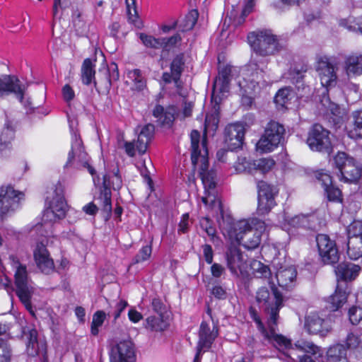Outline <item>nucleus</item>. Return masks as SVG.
Masks as SVG:
<instances>
[{
	"label": "nucleus",
	"instance_id": "obj_1",
	"mask_svg": "<svg viewBox=\"0 0 362 362\" xmlns=\"http://www.w3.org/2000/svg\"><path fill=\"white\" fill-rule=\"evenodd\" d=\"M190 139L192 163L194 166L200 165L199 173L204 187V195L202 197V201L211 211V215L216 216L223 235L232 243H240L244 239L245 235H250V229L253 226L252 218L234 221L229 214L224 211L221 201L215 190V173L207 170L208 150L206 141H202L200 147V134L197 130L192 131Z\"/></svg>",
	"mask_w": 362,
	"mask_h": 362
},
{
	"label": "nucleus",
	"instance_id": "obj_2",
	"mask_svg": "<svg viewBox=\"0 0 362 362\" xmlns=\"http://www.w3.org/2000/svg\"><path fill=\"white\" fill-rule=\"evenodd\" d=\"M254 320L264 337L279 350L280 353L279 358L281 360L286 362H300V358L305 356L303 355L304 353L311 354L313 356L320 354V347L313 342L298 341L293 346L289 339L276 333V328L267 330L258 317H255Z\"/></svg>",
	"mask_w": 362,
	"mask_h": 362
},
{
	"label": "nucleus",
	"instance_id": "obj_3",
	"mask_svg": "<svg viewBox=\"0 0 362 362\" xmlns=\"http://www.w3.org/2000/svg\"><path fill=\"white\" fill-rule=\"evenodd\" d=\"M270 290L266 287L259 288L256 293V301L260 308L268 315L269 330L275 329L277 325L279 310L283 307L284 298L273 281Z\"/></svg>",
	"mask_w": 362,
	"mask_h": 362
},
{
	"label": "nucleus",
	"instance_id": "obj_4",
	"mask_svg": "<svg viewBox=\"0 0 362 362\" xmlns=\"http://www.w3.org/2000/svg\"><path fill=\"white\" fill-rule=\"evenodd\" d=\"M243 74V80L239 81L243 92L242 103L251 105L253 102L252 95L258 94L262 89L269 85V82L264 78L262 69H258L257 65L252 62L245 69Z\"/></svg>",
	"mask_w": 362,
	"mask_h": 362
},
{
	"label": "nucleus",
	"instance_id": "obj_5",
	"mask_svg": "<svg viewBox=\"0 0 362 362\" xmlns=\"http://www.w3.org/2000/svg\"><path fill=\"white\" fill-rule=\"evenodd\" d=\"M54 194L52 200L49 202L48 206L43 211L42 223L35 228L36 231L47 226L50 228L54 223L64 218L66 216L68 205L64 197V189L61 184H58L55 187Z\"/></svg>",
	"mask_w": 362,
	"mask_h": 362
},
{
	"label": "nucleus",
	"instance_id": "obj_6",
	"mask_svg": "<svg viewBox=\"0 0 362 362\" xmlns=\"http://www.w3.org/2000/svg\"><path fill=\"white\" fill-rule=\"evenodd\" d=\"M10 263L15 270L14 279L16 286V294L26 309L33 314L30 303V298L33 292V282L28 277L25 265L20 263L13 255L9 257Z\"/></svg>",
	"mask_w": 362,
	"mask_h": 362
},
{
	"label": "nucleus",
	"instance_id": "obj_7",
	"mask_svg": "<svg viewBox=\"0 0 362 362\" xmlns=\"http://www.w3.org/2000/svg\"><path fill=\"white\" fill-rule=\"evenodd\" d=\"M281 218H282V221H279L281 227L288 233H291L293 229L298 228L317 230L325 225L324 213L320 211L310 214H299L291 218L282 214Z\"/></svg>",
	"mask_w": 362,
	"mask_h": 362
},
{
	"label": "nucleus",
	"instance_id": "obj_8",
	"mask_svg": "<svg viewBox=\"0 0 362 362\" xmlns=\"http://www.w3.org/2000/svg\"><path fill=\"white\" fill-rule=\"evenodd\" d=\"M247 40L253 51L260 56L272 55L279 49L278 38L271 30L252 32Z\"/></svg>",
	"mask_w": 362,
	"mask_h": 362
},
{
	"label": "nucleus",
	"instance_id": "obj_9",
	"mask_svg": "<svg viewBox=\"0 0 362 362\" xmlns=\"http://www.w3.org/2000/svg\"><path fill=\"white\" fill-rule=\"evenodd\" d=\"M333 165L339 170L340 181L348 183L357 182L362 169L356 160L344 152H338L333 158Z\"/></svg>",
	"mask_w": 362,
	"mask_h": 362
},
{
	"label": "nucleus",
	"instance_id": "obj_10",
	"mask_svg": "<svg viewBox=\"0 0 362 362\" xmlns=\"http://www.w3.org/2000/svg\"><path fill=\"white\" fill-rule=\"evenodd\" d=\"M284 127L276 122L267 124L264 133L256 144L257 151L264 153L273 151L284 139Z\"/></svg>",
	"mask_w": 362,
	"mask_h": 362
},
{
	"label": "nucleus",
	"instance_id": "obj_11",
	"mask_svg": "<svg viewBox=\"0 0 362 362\" xmlns=\"http://www.w3.org/2000/svg\"><path fill=\"white\" fill-rule=\"evenodd\" d=\"M307 144L312 151L329 153L332 150L330 133L320 124H314L308 133Z\"/></svg>",
	"mask_w": 362,
	"mask_h": 362
},
{
	"label": "nucleus",
	"instance_id": "obj_12",
	"mask_svg": "<svg viewBox=\"0 0 362 362\" xmlns=\"http://www.w3.org/2000/svg\"><path fill=\"white\" fill-rule=\"evenodd\" d=\"M316 243L320 259L325 264H336L339 259V253L334 240L326 234H318Z\"/></svg>",
	"mask_w": 362,
	"mask_h": 362
},
{
	"label": "nucleus",
	"instance_id": "obj_13",
	"mask_svg": "<svg viewBox=\"0 0 362 362\" xmlns=\"http://www.w3.org/2000/svg\"><path fill=\"white\" fill-rule=\"evenodd\" d=\"M320 83L323 87L329 88L334 87L337 83V65L332 63L327 57L317 58L315 65Z\"/></svg>",
	"mask_w": 362,
	"mask_h": 362
},
{
	"label": "nucleus",
	"instance_id": "obj_14",
	"mask_svg": "<svg viewBox=\"0 0 362 362\" xmlns=\"http://www.w3.org/2000/svg\"><path fill=\"white\" fill-rule=\"evenodd\" d=\"M69 164H73L76 168H86L92 175L95 173L94 169L89 165V158L83 150L81 137L76 132L71 134V149L66 165Z\"/></svg>",
	"mask_w": 362,
	"mask_h": 362
},
{
	"label": "nucleus",
	"instance_id": "obj_15",
	"mask_svg": "<svg viewBox=\"0 0 362 362\" xmlns=\"http://www.w3.org/2000/svg\"><path fill=\"white\" fill-rule=\"evenodd\" d=\"M193 104L185 103L182 114L178 112L177 108L174 105L168 106L164 109L161 105H156L153 111V115L163 125H171L175 118L184 119L192 115Z\"/></svg>",
	"mask_w": 362,
	"mask_h": 362
},
{
	"label": "nucleus",
	"instance_id": "obj_16",
	"mask_svg": "<svg viewBox=\"0 0 362 362\" xmlns=\"http://www.w3.org/2000/svg\"><path fill=\"white\" fill-rule=\"evenodd\" d=\"M24 199V193L16 191L11 186L0 187V216L8 214L15 211L19 203Z\"/></svg>",
	"mask_w": 362,
	"mask_h": 362
},
{
	"label": "nucleus",
	"instance_id": "obj_17",
	"mask_svg": "<svg viewBox=\"0 0 362 362\" xmlns=\"http://www.w3.org/2000/svg\"><path fill=\"white\" fill-rule=\"evenodd\" d=\"M153 133L154 126L153 124H148L143 126L139 132L138 138L135 143L129 141L124 143V148L126 153L130 157H134L136 150L140 154L146 153Z\"/></svg>",
	"mask_w": 362,
	"mask_h": 362
},
{
	"label": "nucleus",
	"instance_id": "obj_18",
	"mask_svg": "<svg viewBox=\"0 0 362 362\" xmlns=\"http://www.w3.org/2000/svg\"><path fill=\"white\" fill-rule=\"evenodd\" d=\"M26 88L25 84L15 76H5L0 79L1 95L6 93H13L26 108L31 109V103L28 98L25 99Z\"/></svg>",
	"mask_w": 362,
	"mask_h": 362
},
{
	"label": "nucleus",
	"instance_id": "obj_19",
	"mask_svg": "<svg viewBox=\"0 0 362 362\" xmlns=\"http://www.w3.org/2000/svg\"><path fill=\"white\" fill-rule=\"evenodd\" d=\"M258 206L257 211L261 215L268 214L276 205L275 196L277 193L276 188L268 183L260 181L257 184Z\"/></svg>",
	"mask_w": 362,
	"mask_h": 362
},
{
	"label": "nucleus",
	"instance_id": "obj_20",
	"mask_svg": "<svg viewBox=\"0 0 362 362\" xmlns=\"http://www.w3.org/2000/svg\"><path fill=\"white\" fill-rule=\"evenodd\" d=\"M227 266L230 272L237 276H245L248 273V264L240 250L235 246L229 247L226 252Z\"/></svg>",
	"mask_w": 362,
	"mask_h": 362
},
{
	"label": "nucleus",
	"instance_id": "obj_21",
	"mask_svg": "<svg viewBox=\"0 0 362 362\" xmlns=\"http://www.w3.org/2000/svg\"><path fill=\"white\" fill-rule=\"evenodd\" d=\"M275 162L271 158H262L250 161L246 158H240L235 165V170L238 173L259 170L262 173L270 171L274 166Z\"/></svg>",
	"mask_w": 362,
	"mask_h": 362
},
{
	"label": "nucleus",
	"instance_id": "obj_22",
	"mask_svg": "<svg viewBox=\"0 0 362 362\" xmlns=\"http://www.w3.org/2000/svg\"><path fill=\"white\" fill-rule=\"evenodd\" d=\"M231 67L225 66L219 69L218 76L216 78L211 94V100L216 103L221 102L229 90Z\"/></svg>",
	"mask_w": 362,
	"mask_h": 362
},
{
	"label": "nucleus",
	"instance_id": "obj_23",
	"mask_svg": "<svg viewBox=\"0 0 362 362\" xmlns=\"http://www.w3.org/2000/svg\"><path fill=\"white\" fill-rule=\"evenodd\" d=\"M332 324L329 320L320 317L317 314L313 313L305 318V329L313 334L327 335L332 330Z\"/></svg>",
	"mask_w": 362,
	"mask_h": 362
},
{
	"label": "nucleus",
	"instance_id": "obj_24",
	"mask_svg": "<svg viewBox=\"0 0 362 362\" xmlns=\"http://www.w3.org/2000/svg\"><path fill=\"white\" fill-rule=\"evenodd\" d=\"M245 128L240 123L229 124L225 129V142L230 151H234L243 145Z\"/></svg>",
	"mask_w": 362,
	"mask_h": 362
},
{
	"label": "nucleus",
	"instance_id": "obj_25",
	"mask_svg": "<svg viewBox=\"0 0 362 362\" xmlns=\"http://www.w3.org/2000/svg\"><path fill=\"white\" fill-rule=\"evenodd\" d=\"M134 349L131 341H120L112 349L110 362H134Z\"/></svg>",
	"mask_w": 362,
	"mask_h": 362
},
{
	"label": "nucleus",
	"instance_id": "obj_26",
	"mask_svg": "<svg viewBox=\"0 0 362 362\" xmlns=\"http://www.w3.org/2000/svg\"><path fill=\"white\" fill-rule=\"evenodd\" d=\"M34 259L37 267L45 274H49L54 269L53 259L45 245L44 240L37 244L34 250Z\"/></svg>",
	"mask_w": 362,
	"mask_h": 362
},
{
	"label": "nucleus",
	"instance_id": "obj_27",
	"mask_svg": "<svg viewBox=\"0 0 362 362\" xmlns=\"http://www.w3.org/2000/svg\"><path fill=\"white\" fill-rule=\"evenodd\" d=\"M252 224L253 226L250 229V235H245L244 239L239 243L248 250H252L259 246L261 235L266 228L264 222L256 218H252Z\"/></svg>",
	"mask_w": 362,
	"mask_h": 362
},
{
	"label": "nucleus",
	"instance_id": "obj_28",
	"mask_svg": "<svg viewBox=\"0 0 362 362\" xmlns=\"http://www.w3.org/2000/svg\"><path fill=\"white\" fill-rule=\"evenodd\" d=\"M217 336L218 329L216 327L213 326L211 329L208 323L202 322L199 327L197 349L202 350L203 352L208 351Z\"/></svg>",
	"mask_w": 362,
	"mask_h": 362
},
{
	"label": "nucleus",
	"instance_id": "obj_29",
	"mask_svg": "<svg viewBox=\"0 0 362 362\" xmlns=\"http://www.w3.org/2000/svg\"><path fill=\"white\" fill-rule=\"evenodd\" d=\"M343 69L349 78L362 75V54L354 52L346 56L343 63Z\"/></svg>",
	"mask_w": 362,
	"mask_h": 362
},
{
	"label": "nucleus",
	"instance_id": "obj_30",
	"mask_svg": "<svg viewBox=\"0 0 362 362\" xmlns=\"http://www.w3.org/2000/svg\"><path fill=\"white\" fill-rule=\"evenodd\" d=\"M183 54L177 55L172 61L170 64V72H165L163 74V79L165 83L174 81L176 86H179V81L182 72L184 69Z\"/></svg>",
	"mask_w": 362,
	"mask_h": 362
},
{
	"label": "nucleus",
	"instance_id": "obj_31",
	"mask_svg": "<svg viewBox=\"0 0 362 362\" xmlns=\"http://www.w3.org/2000/svg\"><path fill=\"white\" fill-rule=\"evenodd\" d=\"M296 270L293 267H281L276 273V279L280 287L290 288L294 286Z\"/></svg>",
	"mask_w": 362,
	"mask_h": 362
},
{
	"label": "nucleus",
	"instance_id": "obj_32",
	"mask_svg": "<svg viewBox=\"0 0 362 362\" xmlns=\"http://www.w3.org/2000/svg\"><path fill=\"white\" fill-rule=\"evenodd\" d=\"M361 267L352 263L342 262L335 269L338 279L345 281L354 280L359 274Z\"/></svg>",
	"mask_w": 362,
	"mask_h": 362
},
{
	"label": "nucleus",
	"instance_id": "obj_33",
	"mask_svg": "<svg viewBox=\"0 0 362 362\" xmlns=\"http://www.w3.org/2000/svg\"><path fill=\"white\" fill-rule=\"evenodd\" d=\"M346 129L350 138H362V110L353 112L351 124H349Z\"/></svg>",
	"mask_w": 362,
	"mask_h": 362
},
{
	"label": "nucleus",
	"instance_id": "obj_34",
	"mask_svg": "<svg viewBox=\"0 0 362 362\" xmlns=\"http://www.w3.org/2000/svg\"><path fill=\"white\" fill-rule=\"evenodd\" d=\"M168 326L164 313H160L157 316H149L146 320L145 327L151 331L161 332Z\"/></svg>",
	"mask_w": 362,
	"mask_h": 362
},
{
	"label": "nucleus",
	"instance_id": "obj_35",
	"mask_svg": "<svg viewBox=\"0 0 362 362\" xmlns=\"http://www.w3.org/2000/svg\"><path fill=\"white\" fill-rule=\"evenodd\" d=\"M347 297L348 293L346 288L337 285L335 292L329 298V302L331 304L330 308L333 310H338L346 302Z\"/></svg>",
	"mask_w": 362,
	"mask_h": 362
},
{
	"label": "nucleus",
	"instance_id": "obj_36",
	"mask_svg": "<svg viewBox=\"0 0 362 362\" xmlns=\"http://www.w3.org/2000/svg\"><path fill=\"white\" fill-rule=\"evenodd\" d=\"M346 348L340 344L331 346L327 351V362H347L346 360Z\"/></svg>",
	"mask_w": 362,
	"mask_h": 362
},
{
	"label": "nucleus",
	"instance_id": "obj_37",
	"mask_svg": "<svg viewBox=\"0 0 362 362\" xmlns=\"http://www.w3.org/2000/svg\"><path fill=\"white\" fill-rule=\"evenodd\" d=\"M347 255L354 260L362 257V238H348Z\"/></svg>",
	"mask_w": 362,
	"mask_h": 362
},
{
	"label": "nucleus",
	"instance_id": "obj_38",
	"mask_svg": "<svg viewBox=\"0 0 362 362\" xmlns=\"http://www.w3.org/2000/svg\"><path fill=\"white\" fill-rule=\"evenodd\" d=\"M293 91L288 87L280 89L274 97L276 105L281 107H287L289 102L293 98Z\"/></svg>",
	"mask_w": 362,
	"mask_h": 362
},
{
	"label": "nucleus",
	"instance_id": "obj_39",
	"mask_svg": "<svg viewBox=\"0 0 362 362\" xmlns=\"http://www.w3.org/2000/svg\"><path fill=\"white\" fill-rule=\"evenodd\" d=\"M127 76L134 85V88L137 90H142L146 88V81L139 69L129 70Z\"/></svg>",
	"mask_w": 362,
	"mask_h": 362
},
{
	"label": "nucleus",
	"instance_id": "obj_40",
	"mask_svg": "<svg viewBox=\"0 0 362 362\" xmlns=\"http://www.w3.org/2000/svg\"><path fill=\"white\" fill-rule=\"evenodd\" d=\"M320 110L325 115H332L336 117H340L341 110L339 107L332 103L327 95H323L320 101Z\"/></svg>",
	"mask_w": 362,
	"mask_h": 362
},
{
	"label": "nucleus",
	"instance_id": "obj_41",
	"mask_svg": "<svg viewBox=\"0 0 362 362\" xmlns=\"http://www.w3.org/2000/svg\"><path fill=\"white\" fill-rule=\"evenodd\" d=\"M339 25L349 31L359 32L362 34V16L357 18L349 16L347 18L341 19L339 21Z\"/></svg>",
	"mask_w": 362,
	"mask_h": 362
},
{
	"label": "nucleus",
	"instance_id": "obj_42",
	"mask_svg": "<svg viewBox=\"0 0 362 362\" xmlns=\"http://www.w3.org/2000/svg\"><path fill=\"white\" fill-rule=\"evenodd\" d=\"M28 342L26 351L28 355L31 356H36L39 354L40 348L37 342V332L33 329L29 331L27 335Z\"/></svg>",
	"mask_w": 362,
	"mask_h": 362
},
{
	"label": "nucleus",
	"instance_id": "obj_43",
	"mask_svg": "<svg viewBox=\"0 0 362 362\" xmlns=\"http://www.w3.org/2000/svg\"><path fill=\"white\" fill-rule=\"evenodd\" d=\"M199 17V13L197 10L190 11L187 15L179 23L178 28L182 31L192 30L195 25Z\"/></svg>",
	"mask_w": 362,
	"mask_h": 362
},
{
	"label": "nucleus",
	"instance_id": "obj_44",
	"mask_svg": "<svg viewBox=\"0 0 362 362\" xmlns=\"http://www.w3.org/2000/svg\"><path fill=\"white\" fill-rule=\"evenodd\" d=\"M346 344L348 349L360 352L362 350V333L351 332L346 337Z\"/></svg>",
	"mask_w": 362,
	"mask_h": 362
},
{
	"label": "nucleus",
	"instance_id": "obj_45",
	"mask_svg": "<svg viewBox=\"0 0 362 362\" xmlns=\"http://www.w3.org/2000/svg\"><path fill=\"white\" fill-rule=\"evenodd\" d=\"M107 177L104 176L103 178V185L104 189L102 190L99 199L102 203V207L103 211L110 212L112 210V204H111V192L110 189L107 187Z\"/></svg>",
	"mask_w": 362,
	"mask_h": 362
},
{
	"label": "nucleus",
	"instance_id": "obj_46",
	"mask_svg": "<svg viewBox=\"0 0 362 362\" xmlns=\"http://www.w3.org/2000/svg\"><path fill=\"white\" fill-rule=\"evenodd\" d=\"M81 72L83 83L86 85L90 84L95 76L94 65L90 59H86L84 60Z\"/></svg>",
	"mask_w": 362,
	"mask_h": 362
},
{
	"label": "nucleus",
	"instance_id": "obj_47",
	"mask_svg": "<svg viewBox=\"0 0 362 362\" xmlns=\"http://www.w3.org/2000/svg\"><path fill=\"white\" fill-rule=\"evenodd\" d=\"M129 21L136 28H141V21L139 20L136 7V0H126Z\"/></svg>",
	"mask_w": 362,
	"mask_h": 362
},
{
	"label": "nucleus",
	"instance_id": "obj_48",
	"mask_svg": "<svg viewBox=\"0 0 362 362\" xmlns=\"http://www.w3.org/2000/svg\"><path fill=\"white\" fill-rule=\"evenodd\" d=\"M106 317L107 314L103 310H98L93 314L90 327L93 335L98 334L99 328L103 325Z\"/></svg>",
	"mask_w": 362,
	"mask_h": 362
},
{
	"label": "nucleus",
	"instance_id": "obj_49",
	"mask_svg": "<svg viewBox=\"0 0 362 362\" xmlns=\"http://www.w3.org/2000/svg\"><path fill=\"white\" fill-rule=\"evenodd\" d=\"M139 38L144 46L149 48L160 49L163 47L164 42L161 38H155L151 35L144 33L139 34Z\"/></svg>",
	"mask_w": 362,
	"mask_h": 362
},
{
	"label": "nucleus",
	"instance_id": "obj_50",
	"mask_svg": "<svg viewBox=\"0 0 362 362\" xmlns=\"http://www.w3.org/2000/svg\"><path fill=\"white\" fill-rule=\"evenodd\" d=\"M251 269L257 277H267L270 274V270L267 265L257 260H253L250 264Z\"/></svg>",
	"mask_w": 362,
	"mask_h": 362
},
{
	"label": "nucleus",
	"instance_id": "obj_51",
	"mask_svg": "<svg viewBox=\"0 0 362 362\" xmlns=\"http://www.w3.org/2000/svg\"><path fill=\"white\" fill-rule=\"evenodd\" d=\"M218 122L217 113L206 115L205 119V132H214L218 128Z\"/></svg>",
	"mask_w": 362,
	"mask_h": 362
},
{
	"label": "nucleus",
	"instance_id": "obj_52",
	"mask_svg": "<svg viewBox=\"0 0 362 362\" xmlns=\"http://www.w3.org/2000/svg\"><path fill=\"white\" fill-rule=\"evenodd\" d=\"M348 238H362V221H354L347 228Z\"/></svg>",
	"mask_w": 362,
	"mask_h": 362
},
{
	"label": "nucleus",
	"instance_id": "obj_53",
	"mask_svg": "<svg viewBox=\"0 0 362 362\" xmlns=\"http://www.w3.org/2000/svg\"><path fill=\"white\" fill-rule=\"evenodd\" d=\"M11 349L8 342L0 339V362H10Z\"/></svg>",
	"mask_w": 362,
	"mask_h": 362
},
{
	"label": "nucleus",
	"instance_id": "obj_54",
	"mask_svg": "<svg viewBox=\"0 0 362 362\" xmlns=\"http://www.w3.org/2000/svg\"><path fill=\"white\" fill-rule=\"evenodd\" d=\"M348 315L351 323L357 325L362 320V308L354 305L349 308Z\"/></svg>",
	"mask_w": 362,
	"mask_h": 362
},
{
	"label": "nucleus",
	"instance_id": "obj_55",
	"mask_svg": "<svg viewBox=\"0 0 362 362\" xmlns=\"http://www.w3.org/2000/svg\"><path fill=\"white\" fill-rule=\"evenodd\" d=\"M327 198L330 201L340 202L341 192L339 189L335 187L333 185L325 189Z\"/></svg>",
	"mask_w": 362,
	"mask_h": 362
},
{
	"label": "nucleus",
	"instance_id": "obj_56",
	"mask_svg": "<svg viewBox=\"0 0 362 362\" xmlns=\"http://www.w3.org/2000/svg\"><path fill=\"white\" fill-rule=\"evenodd\" d=\"M152 249L149 245H146L141 247L138 254L135 257V262L139 263L147 260L151 255Z\"/></svg>",
	"mask_w": 362,
	"mask_h": 362
},
{
	"label": "nucleus",
	"instance_id": "obj_57",
	"mask_svg": "<svg viewBox=\"0 0 362 362\" xmlns=\"http://www.w3.org/2000/svg\"><path fill=\"white\" fill-rule=\"evenodd\" d=\"M200 225L201 227L206 231L207 235L211 237V239L214 240L216 237V230L210 225L209 218L208 217L202 218L200 221Z\"/></svg>",
	"mask_w": 362,
	"mask_h": 362
},
{
	"label": "nucleus",
	"instance_id": "obj_58",
	"mask_svg": "<svg viewBox=\"0 0 362 362\" xmlns=\"http://www.w3.org/2000/svg\"><path fill=\"white\" fill-rule=\"evenodd\" d=\"M128 303L123 299H119L115 304V310L112 313L114 321H116L119 317L122 312L127 308Z\"/></svg>",
	"mask_w": 362,
	"mask_h": 362
},
{
	"label": "nucleus",
	"instance_id": "obj_59",
	"mask_svg": "<svg viewBox=\"0 0 362 362\" xmlns=\"http://www.w3.org/2000/svg\"><path fill=\"white\" fill-rule=\"evenodd\" d=\"M317 180L321 182L324 189L332 185V177L329 174L324 172H319L317 175Z\"/></svg>",
	"mask_w": 362,
	"mask_h": 362
},
{
	"label": "nucleus",
	"instance_id": "obj_60",
	"mask_svg": "<svg viewBox=\"0 0 362 362\" xmlns=\"http://www.w3.org/2000/svg\"><path fill=\"white\" fill-rule=\"evenodd\" d=\"M17 127V122L14 120H7L5 124L4 134L7 135L8 139H12Z\"/></svg>",
	"mask_w": 362,
	"mask_h": 362
},
{
	"label": "nucleus",
	"instance_id": "obj_61",
	"mask_svg": "<svg viewBox=\"0 0 362 362\" xmlns=\"http://www.w3.org/2000/svg\"><path fill=\"white\" fill-rule=\"evenodd\" d=\"M107 71L109 73L108 80L110 84H111L112 81H117L119 79V74L117 65L116 64L112 63L109 66Z\"/></svg>",
	"mask_w": 362,
	"mask_h": 362
},
{
	"label": "nucleus",
	"instance_id": "obj_62",
	"mask_svg": "<svg viewBox=\"0 0 362 362\" xmlns=\"http://www.w3.org/2000/svg\"><path fill=\"white\" fill-rule=\"evenodd\" d=\"M181 40L179 35H175L172 36L170 38H161V40H163L165 43L163 45V47L162 48L164 49H170L173 46L175 45L178 42H180Z\"/></svg>",
	"mask_w": 362,
	"mask_h": 362
},
{
	"label": "nucleus",
	"instance_id": "obj_63",
	"mask_svg": "<svg viewBox=\"0 0 362 362\" xmlns=\"http://www.w3.org/2000/svg\"><path fill=\"white\" fill-rule=\"evenodd\" d=\"M202 249L205 261L208 264H211L214 257V252L211 246L206 244L202 246Z\"/></svg>",
	"mask_w": 362,
	"mask_h": 362
},
{
	"label": "nucleus",
	"instance_id": "obj_64",
	"mask_svg": "<svg viewBox=\"0 0 362 362\" xmlns=\"http://www.w3.org/2000/svg\"><path fill=\"white\" fill-rule=\"evenodd\" d=\"M62 95L64 100L69 102L74 99L75 94L74 90L69 85H65L62 88Z\"/></svg>",
	"mask_w": 362,
	"mask_h": 362
}]
</instances>
